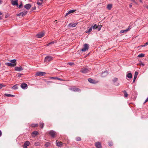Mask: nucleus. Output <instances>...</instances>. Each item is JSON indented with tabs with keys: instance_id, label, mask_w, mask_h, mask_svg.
<instances>
[{
	"instance_id": "nucleus-28",
	"label": "nucleus",
	"mask_w": 148,
	"mask_h": 148,
	"mask_svg": "<svg viewBox=\"0 0 148 148\" xmlns=\"http://www.w3.org/2000/svg\"><path fill=\"white\" fill-rule=\"evenodd\" d=\"M145 56V54L143 53H140L138 56V57L139 58H142Z\"/></svg>"
},
{
	"instance_id": "nucleus-13",
	"label": "nucleus",
	"mask_w": 148,
	"mask_h": 148,
	"mask_svg": "<svg viewBox=\"0 0 148 148\" xmlns=\"http://www.w3.org/2000/svg\"><path fill=\"white\" fill-rule=\"evenodd\" d=\"M108 74V71H106L102 73L101 76L103 77H104L107 76Z\"/></svg>"
},
{
	"instance_id": "nucleus-57",
	"label": "nucleus",
	"mask_w": 148,
	"mask_h": 148,
	"mask_svg": "<svg viewBox=\"0 0 148 148\" xmlns=\"http://www.w3.org/2000/svg\"><path fill=\"white\" fill-rule=\"evenodd\" d=\"M18 77L21 76V75H20L18 74Z\"/></svg>"
},
{
	"instance_id": "nucleus-35",
	"label": "nucleus",
	"mask_w": 148,
	"mask_h": 148,
	"mask_svg": "<svg viewBox=\"0 0 148 148\" xmlns=\"http://www.w3.org/2000/svg\"><path fill=\"white\" fill-rule=\"evenodd\" d=\"M97 25L96 24H95L93 26H92V27L93 29H97Z\"/></svg>"
},
{
	"instance_id": "nucleus-2",
	"label": "nucleus",
	"mask_w": 148,
	"mask_h": 148,
	"mask_svg": "<svg viewBox=\"0 0 148 148\" xmlns=\"http://www.w3.org/2000/svg\"><path fill=\"white\" fill-rule=\"evenodd\" d=\"M80 71L83 73H89L90 72V70L89 69L84 67L81 69Z\"/></svg>"
},
{
	"instance_id": "nucleus-42",
	"label": "nucleus",
	"mask_w": 148,
	"mask_h": 148,
	"mask_svg": "<svg viewBox=\"0 0 148 148\" xmlns=\"http://www.w3.org/2000/svg\"><path fill=\"white\" fill-rule=\"evenodd\" d=\"M5 86V85H3L2 84H0V88H1L3 87H4Z\"/></svg>"
},
{
	"instance_id": "nucleus-38",
	"label": "nucleus",
	"mask_w": 148,
	"mask_h": 148,
	"mask_svg": "<svg viewBox=\"0 0 148 148\" xmlns=\"http://www.w3.org/2000/svg\"><path fill=\"white\" fill-rule=\"evenodd\" d=\"M54 43V42L53 41L52 42H51L49 43L47 45V46H49L51 44H53Z\"/></svg>"
},
{
	"instance_id": "nucleus-36",
	"label": "nucleus",
	"mask_w": 148,
	"mask_h": 148,
	"mask_svg": "<svg viewBox=\"0 0 148 148\" xmlns=\"http://www.w3.org/2000/svg\"><path fill=\"white\" fill-rule=\"evenodd\" d=\"M101 27H102V26H99V25L97 26V29L98 31H99L100 30Z\"/></svg>"
},
{
	"instance_id": "nucleus-27",
	"label": "nucleus",
	"mask_w": 148,
	"mask_h": 148,
	"mask_svg": "<svg viewBox=\"0 0 148 148\" xmlns=\"http://www.w3.org/2000/svg\"><path fill=\"white\" fill-rule=\"evenodd\" d=\"M30 143L29 141H26L24 144V146H25L27 147V146H29V145Z\"/></svg>"
},
{
	"instance_id": "nucleus-53",
	"label": "nucleus",
	"mask_w": 148,
	"mask_h": 148,
	"mask_svg": "<svg viewBox=\"0 0 148 148\" xmlns=\"http://www.w3.org/2000/svg\"><path fill=\"white\" fill-rule=\"evenodd\" d=\"M27 147L23 145V148H27Z\"/></svg>"
},
{
	"instance_id": "nucleus-63",
	"label": "nucleus",
	"mask_w": 148,
	"mask_h": 148,
	"mask_svg": "<svg viewBox=\"0 0 148 148\" xmlns=\"http://www.w3.org/2000/svg\"><path fill=\"white\" fill-rule=\"evenodd\" d=\"M5 18H7V16H5Z\"/></svg>"
},
{
	"instance_id": "nucleus-14",
	"label": "nucleus",
	"mask_w": 148,
	"mask_h": 148,
	"mask_svg": "<svg viewBox=\"0 0 148 148\" xmlns=\"http://www.w3.org/2000/svg\"><path fill=\"white\" fill-rule=\"evenodd\" d=\"M95 145L97 148H101L102 147L101 144L99 142H97L95 144Z\"/></svg>"
},
{
	"instance_id": "nucleus-6",
	"label": "nucleus",
	"mask_w": 148,
	"mask_h": 148,
	"mask_svg": "<svg viewBox=\"0 0 148 148\" xmlns=\"http://www.w3.org/2000/svg\"><path fill=\"white\" fill-rule=\"evenodd\" d=\"M70 89L72 91L75 92H80V89L75 87H73L70 88Z\"/></svg>"
},
{
	"instance_id": "nucleus-40",
	"label": "nucleus",
	"mask_w": 148,
	"mask_h": 148,
	"mask_svg": "<svg viewBox=\"0 0 148 148\" xmlns=\"http://www.w3.org/2000/svg\"><path fill=\"white\" fill-rule=\"evenodd\" d=\"M118 80V79L116 78H115L113 79V81L114 82H115Z\"/></svg>"
},
{
	"instance_id": "nucleus-43",
	"label": "nucleus",
	"mask_w": 148,
	"mask_h": 148,
	"mask_svg": "<svg viewBox=\"0 0 148 148\" xmlns=\"http://www.w3.org/2000/svg\"><path fill=\"white\" fill-rule=\"evenodd\" d=\"M34 145L36 146H37L39 145V143L38 142L35 143H34Z\"/></svg>"
},
{
	"instance_id": "nucleus-41",
	"label": "nucleus",
	"mask_w": 148,
	"mask_h": 148,
	"mask_svg": "<svg viewBox=\"0 0 148 148\" xmlns=\"http://www.w3.org/2000/svg\"><path fill=\"white\" fill-rule=\"evenodd\" d=\"M49 145V143H46L45 145L46 147H48Z\"/></svg>"
},
{
	"instance_id": "nucleus-21",
	"label": "nucleus",
	"mask_w": 148,
	"mask_h": 148,
	"mask_svg": "<svg viewBox=\"0 0 148 148\" xmlns=\"http://www.w3.org/2000/svg\"><path fill=\"white\" fill-rule=\"evenodd\" d=\"M27 11H25L24 12H21L19 14H20L21 16H25L27 13Z\"/></svg>"
},
{
	"instance_id": "nucleus-3",
	"label": "nucleus",
	"mask_w": 148,
	"mask_h": 148,
	"mask_svg": "<svg viewBox=\"0 0 148 148\" xmlns=\"http://www.w3.org/2000/svg\"><path fill=\"white\" fill-rule=\"evenodd\" d=\"M89 45L87 44H85L84 45V48L82 49V51H85L88 49Z\"/></svg>"
},
{
	"instance_id": "nucleus-45",
	"label": "nucleus",
	"mask_w": 148,
	"mask_h": 148,
	"mask_svg": "<svg viewBox=\"0 0 148 148\" xmlns=\"http://www.w3.org/2000/svg\"><path fill=\"white\" fill-rule=\"evenodd\" d=\"M69 65L71 66L73 65L74 64V63L72 62H70L69 63Z\"/></svg>"
},
{
	"instance_id": "nucleus-56",
	"label": "nucleus",
	"mask_w": 148,
	"mask_h": 148,
	"mask_svg": "<svg viewBox=\"0 0 148 148\" xmlns=\"http://www.w3.org/2000/svg\"><path fill=\"white\" fill-rule=\"evenodd\" d=\"M47 83H49V82H52L50 81H47Z\"/></svg>"
},
{
	"instance_id": "nucleus-24",
	"label": "nucleus",
	"mask_w": 148,
	"mask_h": 148,
	"mask_svg": "<svg viewBox=\"0 0 148 148\" xmlns=\"http://www.w3.org/2000/svg\"><path fill=\"white\" fill-rule=\"evenodd\" d=\"M112 7V4H109L107 5V8L108 10H110L111 9Z\"/></svg>"
},
{
	"instance_id": "nucleus-31",
	"label": "nucleus",
	"mask_w": 148,
	"mask_h": 148,
	"mask_svg": "<svg viewBox=\"0 0 148 148\" xmlns=\"http://www.w3.org/2000/svg\"><path fill=\"white\" fill-rule=\"evenodd\" d=\"M18 87L16 85L14 86L12 88V89L13 90L16 89H18Z\"/></svg>"
},
{
	"instance_id": "nucleus-62",
	"label": "nucleus",
	"mask_w": 148,
	"mask_h": 148,
	"mask_svg": "<svg viewBox=\"0 0 148 148\" xmlns=\"http://www.w3.org/2000/svg\"><path fill=\"white\" fill-rule=\"evenodd\" d=\"M20 14H17V16H20Z\"/></svg>"
},
{
	"instance_id": "nucleus-60",
	"label": "nucleus",
	"mask_w": 148,
	"mask_h": 148,
	"mask_svg": "<svg viewBox=\"0 0 148 148\" xmlns=\"http://www.w3.org/2000/svg\"><path fill=\"white\" fill-rule=\"evenodd\" d=\"M2 19V18L0 16V20H1Z\"/></svg>"
},
{
	"instance_id": "nucleus-20",
	"label": "nucleus",
	"mask_w": 148,
	"mask_h": 148,
	"mask_svg": "<svg viewBox=\"0 0 148 148\" xmlns=\"http://www.w3.org/2000/svg\"><path fill=\"white\" fill-rule=\"evenodd\" d=\"M138 72H137V71H136L135 72V73H134V79H133V82H134L135 81L137 77V75H138Z\"/></svg>"
},
{
	"instance_id": "nucleus-9",
	"label": "nucleus",
	"mask_w": 148,
	"mask_h": 148,
	"mask_svg": "<svg viewBox=\"0 0 148 148\" xmlns=\"http://www.w3.org/2000/svg\"><path fill=\"white\" fill-rule=\"evenodd\" d=\"M21 86L22 89H26L27 88V84L25 83H22L21 85Z\"/></svg>"
},
{
	"instance_id": "nucleus-25",
	"label": "nucleus",
	"mask_w": 148,
	"mask_h": 148,
	"mask_svg": "<svg viewBox=\"0 0 148 148\" xmlns=\"http://www.w3.org/2000/svg\"><path fill=\"white\" fill-rule=\"evenodd\" d=\"M126 77L130 79L132 77V75L131 73H129L127 74L126 75Z\"/></svg>"
},
{
	"instance_id": "nucleus-1",
	"label": "nucleus",
	"mask_w": 148,
	"mask_h": 148,
	"mask_svg": "<svg viewBox=\"0 0 148 148\" xmlns=\"http://www.w3.org/2000/svg\"><path fill=\"white\" fill-rule=\"evenodd\" d=\"M53 59V58L52 57L50 56H47L45 57L44 61L45 62L47 63L52 60Z\"/></svg>"
},
{
	"instance_id": "nucleus-64",
	"label": "nucleus",
	"mask_w": 148,
	"mask_h": 148,
	"mask_svg": "<svg viewBox=\"0 0 148 148\" xmlns=\"http://www.w3.org/2000/svg\"><path fill=\"white\" fill-rule=\"evenodd\" d=\"M147 8L148 9V7H147Z\"/></svg>"
},
{
	"instance_id": "nucleus-47",
	"label": "nucleus",
	"mask_w": 148,
	"mask_h": 148,
	"mask_svg": "<svg viewBox=\"0 0 148 148\" xmlns=\"http://www.w3.org/2000/svg\"><path fill=\"white\" fill-rule=\"evenodd\" d=\"M148 101V98H147L145 100V102H144V103H145L146 102H147Z\"/></svg>"
},
{
	"instance_id": "nucleus-22",
	"label": "nucleus",
	"mask_w": 148,
	"mask_h": 148,
	"mask_svg": "<svg viewBox=\"0 0 148 148\" xmlns=\"http://www.w3.org/2000/svg\"><path fill=\"white\" fill-rule=\"evenodd\" d=\"M88 81L90 83L93 84L96 83L95 81L94 80H93L91 78L88 79Z\"/></svg>"
},
{
	"instance_id": "nucleus-19",
	"label": "nucleus",
	"mask_w": 148,
	"mask_h": 148,
	"mask_svg": "<svg viewBox=\"0 0 148 148\" xmlns=\"http://www.w3.org/2000/svg\"><path fill=\"white\" fill-rule=\"evenodd\" d=\"M56 144L57 146L59 147H62V142H57V140L56 141Z\"/></svg>"
},
{
	"instance_id": "nucleus-8",
	"label": "nucleus",
	"mask_w": 148,
	"mask_h": 148,
	"mask_svg": "<svg viewBox=\"0 0 148 148\" xmlns=\"http://www.w3.org/2000/svg\"><path fill=\"white\" fill-rule=\"evenodd\" d=\"M77 23H70L68 25V27H75L77 25Z\"/></svg>"
},
{
	"instance_id": "nucleus-59",
	"label": "nucleus",
	"mask_w": 148,
	"mask_h": 148,
	"mask_svg": "<svg viewBox=\"0 0 148 148\" xmlns=\"http://www.w3.org/2000/svg\"><path fill=\"white\" fill-rule=\"evenodd\" d=\"M2 14V13L0 12V16Z\"/></svg>"
},
{
	"instance_id": "nucleus-58",
	"label": "nucleus",
	"mask_w": 148,
	"mask_h": 148,
	"mask_svg": "<svg viewBox=\"0 0 148 148\" xmlns=\"http://www.w3.org/2000/svg\"><path fill=\"white\" fill-rule=\"evenodd\" d=\"M135 0H131V1H132L133 2H135Z\"/></svg>"
},
{
	"instance_id": "nucleus-26",
	"label": "nucleus",
	"mask_w": 148,
	"mask_h": 148,
	"mask_svg": "<svg viewBox=\"0 0 148 148\" xmlns=\"http://www.w3.org/2000/svg\"><path fill=\"white\" fill-rule=\"evenodd\" d=\"M92 27H90L87 31H86L85 32L86 33H89L92 30Z\"/></svg>"
},
{
	"instance_id": "nucleus-7",
	"label": "nucleus",
	"mask_w": 148,
	"mask_h": 148,
	"mask_svg": "<svg viewBox=\"0 0 148 148\" xmlns=\"http://www.w3.org/2000/svg\"><path fill=\"white\" fill-rule=\"evenodd\" d=\"M45 73L42 72H38L36 73V76H44L45 75Z\"/></svg>"
},
{
	"instance_id": "nucleus-16",
	"label": "nucleus",
	"mask_w": 148,
	"mask_h": 148,
	"mask_svg": "<svg viewBox=\"0 0 148 148\" xmlns=\"http://www.w3.org/2000/svg\"><path fill=\"white\" fill-rule=\"evenodd\" d=\"M32 5L30 4H27L25 5L24 7V8L26 9L27 10L29 9L31 7Z\"/></svg>"
},
{
	"instance_id": "nucleus-23",
	"label": "nucleus",
	"mask_w": 148,
	"mask_h": 148,
	"mask_svg": "<svg viewBox=\"0 0 148 148\" xmlns=\"http://www.w3.org/2000/svg\"><path fill=\"white\" fill-rule=\"evenodd\" d=\"M38 134V132L37 131H34L32 133V136L34 137L36 135H37Z\"/></svg>"
},
{
	"instance_id": "nucleus-55",
	"label": "nucleus",
	"mask_w": 148,
	"mask_h": 148,
	"mask_svg": "<svg viewBox=\"0 0 148 148\" xmlns=\"http://www.w3.org/2000/svg\"><path fill=\"white\" fill-rule=\"evenodd\" d=\"M144 47L146 46L147 45H146V43L144 45Z\"/></svg>"
},
{
	"instance_id": "nucleus-54",
	"label": "nucleus",
	"mask_w": 148,
	"mask_h": 148,
	"mask_svg": "<svg viewBox=\"0 0 148 148\" xmlns=\"http://www.w3.org/2000/svg\"><path fill=\"white\" fill-rule=\"evenodd\" d=\"M146 45H148V42H147L146 43Z\"/></svg>"
},
{
	"instance_id": "nucleus-17",
	"label": "nucleus",
	"mask_w": 148,
	"mask_h": 148,
	"mask_svg": "<svg viewBox=\"0 0 148 148\" xmlns=\"http://www.w3.org/2000/svg\"><path fill=\"white\" fill-rule=\"evenodd\" d=\"M75 10H69L67 13L64 16L66 17L69 14L71 13L74 12Z\"/></svg>"
},
{
	"instance_id": "nucleus-5",
	"label": "nucleus",
	"mask_w": 148,
	"mask_h": 148,
	"mask_svg": "<svg viewBox=\"0 0 148 148\" xmlns=\"http://www.w3.org/2000/svg\"><path fill=\"white\" fill-rule=\"evenodd\" d=\"M49 134L53 138H54L55 137V135H56V132L53 130H51L49 132Z\"/></svg>"
},
{
	"instance_id": "nucleus-49",
	"label": "nucleus",
	"mask_w": 148,
	"mask_h": 148,
	"mask_svg": "<svg viewBox=\"0 0 148 148\" xmlns=\"http://www.w3.org/2000/svg\"><path fill=\"white\" fill-rule=\"evenodd\" d=\"M132 3H130V4L129 5V7L130 8H131L132 6Z\"/></svg>"
},
{
	"instance_id": "nucleus-4",
	"label": "nucleus",
	"mask_w": 148,
	"mask_h": 148,
	"mask_svg": "<svg viewBox=\"0 0 148 148\" xmlns=\"http://www.w3.org/2000/svg\"><path fill=\"white\" fill-rule=\"evenodd\" d=\"M18 0H15L14 1L13 0H11V4L13 5H17L18 6Z\"/></svg>"
},
{
	"instance_id": "nucleus-11",
	"label": "nucleus",
	"mask_w": 148,
	"mask_h": 148,
	"mask_svg": "<svg viewBox=\"0 0 148 148\" xmlns=\"http://www.w3.org/2000/svg\"><path fill=\"white\" fill-rule=\"evenodd\" d=\"M23 69L22 67L21 66H20L18 67H16L15 68V70L16 71H20Z\"/></svg>"
},
{
	"instance_id": "nucleus-48",
	"label": "nucleus",
	"mask_w": 148,
	"mask_h": 148,
	"mask_svg": "<svg viewBox=\"0 0 148 148\" xmlns=\"http://www.w3.org/2000/svg\"><path fill=\"white\" fill-rule=\"evenodd\" d=\"M36 9V7H33V8H32V11H33V10H35Z\"/></svg>"
},
{
	"instance_id": "nucleus-33",
	"label": "nucleus",
	"mask_w": 148,
	"mask_h": 148,
	"mask_svg": "<svg viewBox=\"0 0 148 148\" xmlns=\"http://www.w3.org/2000/svg\"><path fill=\"white\" fill-rule=\"evenodd\" d=\"M10 61L12 64H15V63L16 62V59L12 60H11Z\"/></svg>"
},
{
	"instance_id": "nucleus-50",
	"label": "nucleus",
	"mask_w": 148,
	"mask_h": 148,
	"mask_svg": "<svg viewBox=\"0 0 148 148\" xmlns=\"http://www.w3.org/2000/svg\"><path fill=\"white\" fill-rule=\"evenodd\" d=\"M2 134V133L1 131L0 130V137H1Z\"/></svg>"
},
{
	"instance_id": "nucleus-12",
	"label": "nucleus",
	"mask_w": 148,
	"mask_h": 148,
	"mask_svg": "<svg viewBox=\"0 0 148 148\" xmlns=\"http://www.w3.org/2000/svg\"><path fill=\"white\" fill-rule=\"evenodd\" d=\"M5 64L8 66L14 67L16 66V64H12V63L7 62L5 63Z\"/></svg>"
},
{
	"instance_id": "nucleus-18",
	"label": "nucleus",
	"mask_w": 148,
	"mask_h": 148,
	"mask_svg": "<svg viewBox=\"0 0 148 148\" xmlns=\"http://www.w3.org/2000/svg\"><path fill=\"white\" fill-rule=\"evenodd\" d=\"M49 78L50 79H58L59 80H60V81H63V79H61L60 78H58V77H49Z\"/></svg>"
},
{
	"instance_id": "nucleus-15",
	"label": "nucleus",
	"mask_w": 148,
	"mask_h": 148,
	"mask_svg": "<svg viewBox=\"0 0 148 148\" xmlns=\"http://www.w3.org/2000/svg\"><path fill=\"white\" fill-rule=\"evenodd\" d=\"M130 26L128 28L125 30H121L120 32V34H122L124 33H126L130 29Z\"/></svg>"
},
{
	"instance_id": "nucleus-29",
	"label": "nucleus",
	"mask_w": 148,
	"mask_h": 148,
	"mask_svg": "<svg viewBox=\"0 0 148 148\" xmlns=\"http://www.w3.org/2000/svg\"><path fill=\"white\" fill-rule=\"evenodd\" d=\"M5 95L8 97H14L15 96L11 94H5Z\"/></svg>"
},
{
	"instance_id": "nucleus-61",
	"label": "nucleus",
	"mask_w": 148,
	"mask_h": 148,
	"mask_svg": "<svg viewBox=\"0 0 148 148\" xmlns=\"http://www.w3.org/2000/svg\"><path fill=\"white\" fill-rule=\"evenodd\" d=\"M140 0V2H142V1L141 0Z\"/></svg>"
},
{
	"instance_id": "nucleus-51",
	"label": "nucleus",
	"mask_w": 148,
	"mask_h": 148,
	"mask_svg": "<svg viewBox=\"0 0 148 148\" xmlns=\"http://www.w3.org/2000/svg\"><path fill=\"white\" fill-rule=\"evenodd\" d=\"M119 83H118L116 84H115V85L116 86H119Z\"/></svg>"
},
{
	"instance_id": "nucleus-32",
	"label": "nucleus",
	"mask_w": 148,
	"mask_h": 148,
	"mask_svg": "<svg viewBox=\"0 0 148 148\" xmlns=\"http://www.w3.org/2000/svg\"><path fill=\"white\" fill-rule=\"evenodd\" d=\"M123 92L124 94V96L125 97H127L128 96V94H127L126 91L125 90H123Z\"/></svg>"
},
{
	"instance_id": "nucleus-34",
	"label": "nucleus",
	"mask_w": 148,
	"mask_h": 148,
	"mask_svg": "<svg viewBox=\"0 0 148 148\" xmlns=\"http://www.w3.org/2000/svg\"><path fill=\"white\" fill-rule=\"evenodd\" d=\"M44 123H41L40 122V127H41V128H43L44 127Z\"/></svg>"
},
{
	"instance_id": "nucleus-37",
	"label": "nucleus",
	"mask_w": 148,
	"mask_h": 148,
	"mask_svg": "<svg viewBox=\"0 0 148 148\" xmlns=\"http://www.w3.org/2000/svg\"><path fill=\"white\" fill-rule=\"evenodd\" d=\"M42 2H39V0H38V2H37V4L38 5H41L42 4Z\"/></svg>"
},
{
	"instance_id": "nucleus-30",
	"label": "nucleus",
	"mask_w": 148,
	"mask_h": 148,
	"mask_svg": "<svg viewBox=\"0 0 148 148\" xmlns=\"http://www.w3.org/2000/svg\"><path fill=\"white\" fill-rule=\"evenodd\" d=\"M31 126L32 127H36L38 126V124H32L31 125Z\"/></svg>"
},
{
	"instance_id": "nucleus-39",
	"label": "nucleus",
	"mask_w": 148,
	"mask_h": 148,
	"mask_svg": "<svg viewBox=\"0 0 148 148\" xmlns=\"http://www.w3.org/2000/svg\"><path fill=\"white\" fill-rule=\"evenodd\" d=\"M76 140L77 141H79L81 140V138L80 137H78L76 138Z\"/></svg>"
},
{
	"instance_id": "nucleus-44",
	"label": "nucleus",
	"mask_w": 148,
	"mask_h": 148,
	"mask_svg": "<svg viewBox=\"0 0 148 148\" xmlns=\"http://www.w3.org/2000/svg\"><path fill=\"white\" fill-rule=\"evenodd\" d=\"M108 145L110 146H111L113 145V144L112 143L110 142L109 143Z\"/></svg>"
},
{
	"instance_id": "nucleus-46",
	"label": "nucleus",
	"mask_w": 148,
	"mask_h": 148,
	"mask_svg": "<svg viewBox=\"0 0 148 148\" xmlns=\"http://www.w3.org/2000/svg\"><path fill=\"white\" fill-rule=\"evenodd\" d=\"M22 6V4H20L18 6V8H21Z\"/></svg>"
},
{
	"instance_id": "nucleus-52",
	"label": "nucleus",
	"mask_w": 148,
	"mask_h": 148,
	"mask_svg": "<svg viewBox=\"0 0 148 148\" xmlns=\"http://www.w3.org/2000/svg\"><path fill=\"white\" fill-rule=\"evenodd\" d=\"M144 47V45H141L140 46L138 47Z\"/></svg>"
},
{
	"instance_id": "nucleus-10",
	"label": "nucleus",
	"mask_w": 148,
	"mask_h": 148,
	"mask_svg": "<svg viewBox=\"0 0 148 148\" xmlns=\"http://www.w3.org/2000/svg\"><path fill=\"white\" fill-rule=\"evenodd\" d=\"M44 36V33L43 32L39 33L36 35V37L39 38H41Z\"/></svg>"
}]
</instances>
